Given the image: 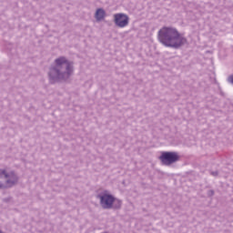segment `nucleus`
I'll return each instance as SVG.
<instances>
[{
	"label": "nucleus",
	"mask_w": 233,
	"mask_h": 233,
	"mask_svg": "<svg viewBox=\"0 0 233 233\" xmlns=\"http://www.w3.org/2000/svg\"><path fill=\"white\" fill-rule=\"evenodd\" d=\"M228 81L231 85H233V75H231V76H229L228 77Z\"/></svg>",
	"instance_id": "1a4fd4ad"
},
{
	"label": "nucleus",
	"mask_w": 233,
	"mask_h": 233,
	"mask_svg": "<svg viewBox=\"0 0 233 233\" xmlns=\"http://www.w3.org/2000/svg\"><path fill=\"white\" fill-rule=\"evenodd\" d=\"M212 176H218V171L211 172Z\"/></svg>",
	"instance_id": "9b49d317"
},
{
	"label": "nucleus",
	"mask_w": 233,
	"mask_h": 233,
	"mask_svg": "<svg viewBox=\"0 0 233 233\" xmlns=\"http://www.w3.org/2000/svg\"><path fill=\"white\" fill-rule=\"evenodd\" d=\"M208 196L209 198H212V196H214V190L210 189L209 191H208Z\"/></svg>",
	"instance_id": "9d476101"
},
{
	"label": "nucleus",
	"mask_w": 233,
	"mask_h": 233,
	"mask_svg": "<svg viewBox=\"0 0 233 233\" xmlns=\"http://www.w3.org/2000/svg\"><path fill=\"white\" fill-rule=\"evenodd\" d=\"M121 207H123V200L114 197L113 202L111 204V209L121 210Z\"/></svg>",
	"instance_id": "0eeeda50"
},
{
	"label": "nucleus",
	"mask_w": 233,
	"mask_h": 233,
	"mask_svg": "<svg viewBox=\"0 0 233 233\" xmlns=\"http://www.w3.org/2000/svg\"><path fill=\"white\" fill-rule=\"evenodd\" d=\"M75 71L74 61L68 60L66 56H59L55 59L47 73L50 85L70 83Z\"/></svg>",
	"instance_id": "f257e3e1"
},
{
	"label": "nucleus",
	"mask_w": 233,
	"mask_h": 233,
	"mask_svg": "<svg viewBox=\"0 0 233 233\" xmlns=\"http://www.w3.org/2000/svg\"><path fill=\"white\" fill-rule=\"evenodd\" d=\"M158 159L165 167H170V165L177 163V161H179L180 159V157L179 154H177V152L164 151L161 153V156L158 157Z\"/></svg>",
	"instance_id": "20e7f679"
},
{
	"label": "nucleus",
	"mask_w": 233,
	"mask_h": 233,
	"mask_svg": "<svg viewBox=\"0 0 233 233\" xmlns=\"http://www.w3.org/2000/svg\"><path fill=\"white\" fill-rule=\"evenodd\" d=\"M157 37L158 41L164 45V46H167V48H175V50H177L187 45V38L181 35L179 31L175 27H162L158 31Z\"/></svg>",
	"instance_id": "f03ea898"
},
{
	"label": "nucleus",
	"mask_w": 233,
	"mask_h": 233,
	"mask_svg": "<svg viewBox=\"0 0 233 233\" xmlns=\"http://www.w3.org/2000/svg\"><path fill=\"white\" fill-rule=\"evenodd\" d=\"M106 15V12H105V9H103V8H98L95 14V17H96V21H103V19H105Z\"/></svg>",
	"instance_id": "6e6552de"
},
{
	"label": "nucleus",
	"mask_w": 233,
	"mask_h": 233,
	"mask_svg": "<svg viewBox=\"0 0 233 233\" xmlns=\"http://www.w3.org/2000/svg\"><path fill=\"white\" fill-rule=\"evenodd\" d=\"M129 21L130 17H128L127 14L118 13L114 15V23L116 26H118V28H125V26H128Z\"/></svg>",
	"instance_id": "423d86ee"
},
{
	"label": "nucleus",
	"mask_w": 233,
	"mask_h": 233,
	"mask_svg": "<svg viewBox=\"0 0 233 233\" xmlns=\"http://www.w3.org/2000/svg\"><path fill=\"white\" fill-rule=\"evenodd\" d=\"M97 199H100V206L105 210L112 209V203H114V195L108 193V190H105L101 194L97 195Z\"/></svg>",
	"instance_id": "39448f33"
},
{
	"label": "nucleus",
	"mask_w": 233,
	"mask_h": 233,
	"mask_svg": "<svg viewBox=\"0 0 233 233\" xmlns=\"http://www.w3.org/2000/svg\"><path fill=\"white\" fill-rule=\"evenodd\" d=\"M2 172H4L1 176L0 181L3 182V186L0 188H12V187H15V185H17V182L19 181V177H17V174H15V171L6 172V169H2Z\"/></svg>",
	"instance_id": "7ed1b4c3"
}]
</instances>
